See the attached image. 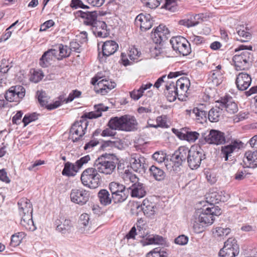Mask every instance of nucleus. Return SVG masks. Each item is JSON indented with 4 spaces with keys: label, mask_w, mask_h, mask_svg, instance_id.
Returning <instances> with one entry per match:
<instances>
[{
    "label": "nucleus",
    "mask_w": 257,
    "mask_h": 257,
    "mask_svg": "<svg viewBox=\"0 0 257 257\" xmlns=\"http://www.w3.org/2000/svg\"><path fill=\"white\" fill-rule=\"evenodd\" d=\"M94 111L85 113L79 121L75 122L72 125L70 134L74 142L78 141L80 138L85 134L88 122L84 118L93 119L101 116L102 112L107 111L108 107L104 106L102 103L95 105Z\"/></svg>",
    "instance_id": "f257e3e1"
},
{
    "label": "nucleus",
    "mask_w": 257,
    "mask_h": 257,
    "mask_svg": "<svg viewBox=\"0 0 257 257\" xmlns=\"http://www.w3.org/2000/svg\"><path fill=\"white\" fill-rule=\"evenodd\" d=\"M252 48L251 46H246L241 45L235 49L236 52L240 50H245L240 54L235 55L232 58L235 68L237 71L247 70L251 66L253 55L247 50L251 51Z\"/></svg>",
    "instance_id": "f03ea898"
},
{
    "label": "nucleus",
    "mask_w": 257,
    "mask_h": 257,
    "mask_svg": "<svg viewBox=\"0 0 257 257\" xmlns=\"http://www.w3.org/2000/svg\"><path fill=\"white\" fill-rule=\"evenodd\" d=\"M111 156L110 154H103L95 161L94 166L99 173L110 175L115 172L117 160L111 158Z\"/></svg>",
    "instance_id": "7ed1b4c3"
},
{
    "label": "nucleus",
    "mask_w": 257,
    "mask_h": 257,
    "mask_svg": "<svg viewBox=\"0 0 257 257\" xmlns=\"http://www.w3.org/2000/svg\"><path fill=\"white\" fill-rule=\"evenodd\" d=\"M214 219L213 216H211L209 208L202 209L201 211L196 213L193 220L192 224L194 231L197 233L202 232L204 227L212 224Z\"/></svg>",
    "instance_id": "20e7f679"
},
{
    "label": "nucleus",
    "mask_w": 257,
    "mask_h": 257,
    "mask_svg": "<svg viewBox=\"0 0 257 257\" xmlns=\"http://www.w3.org/2000/svg\"><path fill=\"white\" fill-rule=\"evenodd\" d=\"M96 167L88 168L82 172L81 180L83 185L90 188H96L100 184L101 177Z\"/></svg>",
    "instance_id": "39448f33"
},
{
    "label": "nucleus",
    "mask_w": 257,
    "mask_h": 257,
    "mask_svg": "<svg viewBox=\"0 0 257 257\" xmlns=\"http://www.w3.org/2000/svg\"><path fill=\"white\" fill-rule=\"evenodd\" d=\"M109 189L111 193V199L114 203L124 202L129 195L128 188L117 182H111L109 184Z\"/></svg>",
    "instance_id": "423d86ee"
},
{
    "label": "nucleus",
    "mask_w": 257,
    "mask_h": 257,
    "mask_svg": "<svg viewBox=\"0 0 257 257\" xmlns=\"http://www.w3.org/2000/svg\"><path fill=\"white\" fill-rule=\"evenodd\" d=\"M203 144L204 143L209 144L220 145L226 143L225 135L223 133L214 129L210 130L208 133L202 134V138L199 140Z\"/></svg>",
    "instance_id": "0eeeda50"
},
{
    "label": "nucleus",
    "mask_w": 257,
    "mask_h": 257,
    "mask_svg": "<svg viewBox=\"0 0 257 257\" xmlns=\"http://www.w3.org/2000/svg\"><path fill=\"white\" fill-rule=\"evenodd\" d=\"M20 210L23 211L24 215L21 221V224L27 229L31 230L32 226V204L28 203L27 199H23L18 203Z\"/></svg>",
    "instance_id": "6e6552de"
},
{
    "label": "nucleus",
    "mask_w": 257,
    "mask_h": 257,
    "mask_svg": "<svg viewBox=\"0 0 257 257\" xmlns=\"http://www.w3.org/2000/svg\"><path fill=\"white\" fill-rule=\"evenodd\" d=\"M170 43L174 51L183 56L187 55L191 52V48L188 41L184 37L177 36L172 38Z\"/></svg>",
    "instance_id": "1a4fd4ad"
},
{
    "label": "nucleus",
    "mask_w": 257,
    "mask_h": 257,
    "mask_svg": "<svg viewBox=\"0 0 257 257\" xmlns=\"http://www.w3.org/2000/svg\"><path fill=\"white\" fill-rule=\"evenodd\" d=\"M205 159V155L202 150L191 148L187 156L188 166L192 170L197 169L200 167L201 161Z\"/></svg>",
    "instance_id": "9d476101"
},
{
    "label": "nucleus",
    "mask_w": 257,
    "mask_h": 257,
    "mask_svg": "<svg viewBox=\"0 0 257 257\" xmlns=\"http://www.w3.org/2000/svg\"><path fill=\"white\" fill-rule=\"evenodd\" d=\"M25 95V89L21 85L11 87L5 93V97L8 101L19 103Z\"/></svg>",
    "instance_id": "9b49d317"
},
{
    "label": "nucleus",
    "mask_w": 257,
    "mask_h": 257,
    "mask_svg": "<svg viewBox=\"0 0 257 257\" xmlns=\"http://www.w3.org/2000/svg\"><path fill=\"white\" fill-rule=\"evenodd\" d=\"M172 131L179 139L187 141L189 143L195 142L200 136L198 133L197 132L192 131L188 127H184L179 130L173 128Z\"/></svg>",
    "instance_id": "f8f14e48"
},
{
    "label": "nucleus",
    "mask_w": 257,
    "mask_h": 257,
    "mask_svg": "<svg viewBox=\"0 0 257 257\" xmlns=\"http://www.w3.org/2000/svg\"><path fill=\"white\" fill-rule=\"evenodd\" d=\"M170 37V31L166 26L161 24L151 34V37L156 44H161Z\"/></svg>",
    "instance_id": "ddd939ff"
},
{
    "label": "nucleus",
    "mask_w": 257,
    "mask_h": 257,
    "mask_svg": "<svg viewBox=\"0 0 257 257\" xmlns=\"http://www.w3.org/2000/svg\"><path fill=\"white\" fill-rule=\"evenodd\" d=\"M89 191L84 189H73L71 191L70 197L72 202L83 205L89 200Z\"/></svg>",
    "instance_id": "4468645a"
},
{
    "label": "nucleus",
    "mask_w": 257,
    "mask_h": 257,
    "mask_svg": "<svg viewBox=\"0 0 257 257\" xmlns=\"http://www.w3.org/2000/svg\"><path fill=\"white\" fill-rule=\"evenodd\" d=\"M243 145L241 141L234 140L231 143L221 147L220 155L222 158H224L225 161H227L234 152L238 151L243 147Z\"/></svg>",
    "instance_id": "2eb2a0df"
},
{
    "label": "nucleus",
    "mask_w": 257,
    "mask_h": 257,
    "mask_svg": "<svg viewBox=\"0 0 257 257\" xmlns=\"http://www.w3.org/2000/svg\"><path fill=\"white\" fill-rule=\"evenodd\" d=\"M146 161L144 157L136 154H133L130 159L131 167L134 171L143 174L148 168Z\"/></svg>",
    "instance_id": "dca6fc26"
},
{
    "label": "nucleus",
    "mask_w": 257,
    "mask_h": 257,
    "mask_svg": "<svg viewBox=\"0 0 257 257\" xmlns=\"http://www.w3.org/2000/svg\"><path fill=\"white\" fill-rule=\"evenodd\" d=\"M223 247L218 254L221 257H235L239 252V246L237 242H224Z\"/></svg>",
    "instance_id": "f3484780"
},
{
    "label": "nucleus",
    "mask_w": 257,
    "mask_h": 257,
    "mask_svg": "<svg viewBox=\"0 0 257 257\" xmlns=\"http://www.w3.org/2000/svg\"><path fill=\"white\" fill-rule=\"evenodd\" d=\"M152 16L149 14H141L137 16L135 20V24L140 27L142 31H146L152 28L153 24Z\"/></svg>",
    "instance_id": "a211bd4d"
},
{
    "label": "nucleus",
    "mask_w": 257,
    "mask_h": 257,
    "mask_svg": "<svg viewBox=\"0 0 257 257\" xmlns=\"http://www.w3.org/2000/svg\"><path fill=\"white\" fill-rule=\"evenodd\" d=\"M76 14L78 17H80L83 19V24L88 26L89 29L99 21L97 20L98 15L96 11H78L76 12Z\"/></svg>",
    "instance_id": "6ab92c4d"
},
{
    "label": "nucleus",
    "mask_w": 257,
    "mask_h": 257,
    "mask_svg": "<svg viewBox=\"0 0 257 257\" xmlns=\"http://www.w3.org/2000/svg\"><path fill=\"white\" fill-rule=\"evenodd\" d=\"M36 97L40 105L48 110L54 109L61 105V102L59 101H56L53 103L48 104L49 97L44 91H37Z\"/></svg>",
    "instance_id": "aec40b11"
},
{
    "label": "nucleus",
    "mask_w": 257,
    "mask_h": 257,
    "mask_svg": "<svg viewBox=\"0 0 257 257\" xmlns=\"http://www.w3.org/2000/svg\"><path fill=\"white\" fill-rule=\"evenodd\" d=\"M251 82L250 76L244 72L239 73L236 78L235 84L238 90L243 91L250 86Z\"/></svg>",
    "instance_id": "412c9836"
},
{
    "label": "nucleus",
    "mask_w": 257,
    "mask_h": 257,
    "mask_svg": "<svg viewBox=\"0 0 257 257\" xmlns=\"http://www.w3.org/2000/svg\"><path fill=\"white\" fill-rule=\"evenodd\" d=\"M128 190H131V196L133 197L142 198L147 193L146 185L143 183L139 182L138 181L134 182L132 185L128 187Z\"/></svg>",
    "instance_id": "4be33fe9"
},
{
    "label": "nucleus",
    "mask_w": 257,
    "mask_h": 257,
    "mask_svg": "<svg viewBox=\"0 0 257 257\" xmlns=\"http://www.w3.org/2000/svg\"><path fill=\"white\" fill-rule=\"evenodd\" d=\"M59 50L57 48L51 49L46 51L40 59V65L43 67H46L50 61L52 60L54 58L60 60L58 55Z\"/></svg>",
    "instance_id": "5701e85b"
},
{
    "label": "nucleus",
    "mask_w": 257,
    "mask_h": 257,
    "mask_svg": "<svg viewBox=\"0 0 257 257\" xmlns=\"http://www.w3.org/2000/svg\"><path fill=\"white\" fill-rule=\"evenodd\" d=\"M183 162H184L180 159V157L175 152L170 160H167L165 163L168 170L170 172H177L179 171L180 167L182 166Z\"/></svg>",
    "instance_id": "b1692460"
},
{
    "label": "nucleus",
    "mask_w": 257,
    "mask_h": 257,
    "mask_svg": "<svg viewBox=\"0 0 257 257\" xmlns=\"http://www.w3.org/2000/svg\"><path fill=\"white\" fill-rule=\"evenodd\" d=\"M205 108V106L204 104H200L190 111V115L195 117L198 122L203 123L204 121H206L207 115V111Z\"/></svg>",
    "instance_id": "393cba45"
},
{
    "label": "nucleus",
    "mask_w": 257,
    "mask_h": 257,
    "mask_svg": "<svg viewBox=\"0 0 257 257\" xmlns=\"http://www.w3.org/2000/svg\"><path fill=\"white\" fill-rule=\"evenodd\" d=\"M107 25L103 21H98L95 25H94L90 30L93 34L100 38H105L107 37L108 33L106 30Z\"/></svg>",
    "instance_id": "a878e982"
},
{
    "label": "nucleus",
    "mask_w": 257,
    "mask_h": 257,
    "mask_svg": "<svg viewBox=\"0 0 257 257\" xmlns=\"http://www.w3.org/2000/svg\"><path fill=\"white\" fill-rule=\"evenodd\" d=\"M123 118L124 121L122 127L123 131H134L138 129V123L135 116L124 115Z\"/></svg>",
    "instance_id": "bb28decb"
},
{
    "label": "nucleus",
    "mask_w": 257,
    "mask_h": 257,
    "mask_svg": "<svg viewBox=\"0 0 257 257\" xmlns=\"http://www.w3.org/2000/svg\"><path fill=\"white\" fill-rule=\"evenodd\" d=\"M118 48V45L115 41L110 40L105 42L102 46V57H106L113 54Z\"/></svg>",
    "instance_id": "cd10ccee"
},
{
    "label": "nucleus",
    "mask_w": 257,
    "mask_h": 257,
    "mask_svg": "<svg viewBox=\"0 0 257 257\" xmlns=\"http://www.w3.org/2000/svg\"><path fill=\"white\" fill-rule=\"evenodd\" d=\"M243 163L248 168L257 167V150L255 151H248L244 154Z\"/></svg>",
    "instance_id": "c85d7f7f"
},
{
    "label": "nucleus",
    "mask_w": 257,
    "mask_h": 257,
    "mask_svg": "<svg viewBox=\"0 0 257 257\" xmlns=\"http://www.w3.org/2000/svg\"><path fill=\"white\" fill-rule=\"evenodd\" d=\"M55 224L56 226V230L62 234L68 233L72 227L71 221L64 218L57 219Z\"/></svg>",
    "instance_id": "c756f323"
},
{
    "label": "nucleus",
    "mask_w": 257,
    "mask_h": 257,
    "mask_svg": "<svg viewBox=\"0 0 257 257\" xmlns=\"http://www.w3.org/2000/svg\"><path fill=\"white\" fill-rule=\"evenodd\" d=\"M220 106L224 107L226 110L230 113H234L238 111L237 104L232 101V98H222L220 100Z\"/></svg>",
    "instance_id": "7c9ffc66"
},
{
    "label": "nucleus",
    "mask_w": 257,
    "mask_h": 257,
    "mask_svg": "<svg viewBox=\"0 0 257 257\" xmlns=\"http://www.w3.org/2000/svg\"><path fill=\"white\" fill-rule=\"evenodd\" d=\"M190 84V80L188 78L182 77L174 83V86L175 88H176L180 95H182L187 92Z\"/></svg>",
    "instance_id": "2f4dec72"
},
{
    "label": "nucleus",
    "mask_w": 257,
    "mask_h": 257,
    "mask_svg": "<svg viewBox=\"0 0 257 257\" xmlns=\"http://www.w3.org/2000/svg\"><path fill=\"white\" fill-rule=\"evenodd\" d=\"M97 85L100 87L97 92L102 95H105L108 92V90H110L114 88L116 84L114 82H109L106 79H102L97 82Z\"/></svg>",
    "instance_id": "473e14b6"
},
{
    "label": "nucleus",
    "mask_w": 257,
    "mask_h": 257,
    "mask_svg": "<svg viewBox=\"0 0 257 257\" xmlns=\"http://www.w3.org/2000/svg\"><path fill=\"white\" fill-rule=\"evenodd\" d=\"M144 214L149 217L154 215L157 210L156 206L153 203L150 202L148 199H145L141 206Z\"/></svg>",
    "instance_id": "72a5a7b5"
},
{
    "label": "nucleus",
    "mask_w": 257,
    "mask_h": 257,
    "mask_svg": "<svg viewBox=\"0 0 257 257\" xmlns=\"http://www.w3.org/2000/svg\"><path fill=\"white\" fill-rule=\"evenodd\" d=\"M166 89L167 91L165 92V93L167 99L170 102L175 101L177 98V96L180 95L176 88H175L174 82H170L169 85L167 84L166 85Z\"/></svg>",
    "instance_id": "f704fd0d"
},
{
    "label": "nucleus",
    "mask_w": 257,
    "mask_h": 257,
    "mask_svg": "<svg viewBox=\"0 0 257 257\" xmlns=\"http://www.w3.org/2000/svg\"><path fill=\"white\" fill-rule=\"evenodd\" d=\"M124 115L121 116L120 117L115 116L114 117H112L109 120L107 125L108 127H110V128H112L114 130H120L122 131V125L123 121Z\"/></svg>",
    "instance_id": "c9c22d12"
},
{
    "label": "nucleus",
    "mask_w": 257,
    "mask_h": 257,
    "mask_svg": "<svg viewBox=\"0 0 257 257\" xmlns=\"http://www.w3.org/2000/svg\"><path fill=\"white\" fill-rule=\"evenodd\" d=\"M78 170L79 169L75 163L72 164L70 162H67L65 164L62 174L64 176H74Z\"/></svg>",
    "instance_id": "e433bc0d"
},
{
    "label": "nucleus",
    "mask_w": 257,
    "mask_h": 257,
    "mask_svg": "<svg viewBox=\"0 0 257 257\" xmlns=\"http://www.w3.org/2000/svg\"><path fill=\"white\" fill-rule=\"evenodd\" d=\"M98 197L100 203L105 206L110 204L112 201L111 196L106 189L100 190L98 193Z\"/></svg>",
    "instance_id": "4c0bfd02"
},
{
    "label": "nucleus",
    "mask_w": 257,
    "mask_h": 257,
    "mask_svg": "<svg viewBox=\"0 0 257 257\" xmlns=\"http://www.w3.org/2000/svg\"><path fill=\"white\" fill-rule=\"evenodd\" d=\"M150 175L157 181H162L165 177V173L164 171L160 168L153 165L150 169Z\"/></svg>",
    "instance_id": "58836bf2"
},
{
    "label": "nucleus",
    "mask_w": 257,
    "mask_h": 257,
    "mask_svg": "<svg viewBox=\"0 0 257 257\" xmlns=\"http://www.w3.org/2000/svg\"><path fill=\"white\" fill-rule=\"evenodd\" d=\"M222 73L219 70H213L209 78L214 86H218L223 81Z\"/></svg>",
    "instance_id": "ea45409f"
},
{
    "label": "nucleus",
    "mask_w": 257,
    "mask_h": 257,
    "mask_svg": "<svg viewBox=\"0 0 257 257\" xmlns=\"http://www.w3.org/2000/svg\"><path fill=\"white\" fill-rule=\"evenodd\" d=\"M181 75V73L180 71L177 72H170L168 76L167 77L166 75H163L162 77L159 78L156 82L154 84V87H156L157 88H159L162 83L165 82L166 79H170V78H176L180 75Z\"/></svg>",
    "instance_id": "a19ab883"
},
{
    "label": "nucleus",
    "mask_w": 257,
    "mask_h": 257,
    "mask_svg": "<svg viewBox=\"0 0 257 257\" xmlns=\"http://www.w3.org/2000/svg\"><path fill=\"white\" fill-rule=\"evenodd\" d=\"M169 252L165 249L155 248L146 254V257H168Z\"/></svg>",
    "instance_id": "79ce46f5"
},
{
    "label": "nucleus",
    "mask_w": 257,
    "mask_h": 257,
    "mask_svg": "<svg viewBox=\"0 0 257 257\" xmlns=\"http://www.w3.org/2000/svg\"><path fill=\"white\" fill-rule=\"evenodd\" d=\"M179 23L181 25L189 28L197 25L199 24V22L197 21L195 15L191 16L189 19L181 20L179 21Z\"/></svg>",
    "instance_id": "37998d69"
},
{
    "label": "nucleus",
    "mask_w": 257,
    "mask_h": 257,
    "mask_svg": "<svg viewBox=\"0 0 257 257\" xmlns=\"http://www.w3.org/2000/svg\"><path fill=\"white\" fill-rule=\"evenodd\" d=\"M206 199L209 200L208 201H209L211 204L218 203L220 201H224V199L221 195L216 192L208 194Z\"/></svg>",
    "instance_id": "c03bdc74"
},
{
    "label": "nucleus",
    "mask_w": 257,
    "mask_h": 257,
    "mask_svg": "<svg viewBox=\"0 0 257 257\" xmlns=\"http://www.w3.org/2000/svg\"><path fill=\"white\" fill-rule=\"evenodd\" d=\"M122 173V178L125 182L129 181L132 183H134L137 182L139 180L136 175L133 174L132 172L129 170L128 168L125 169Z\"/></svg>",
    "instance_id": "a18cd8bd"
},
{
    "label": "nucleus",
    "mask_w": 257,
    "mask_h": 257,
    "mask_svg": "<svg viewBox=\"0 0 257 257\" xmlns=\"http://www.w3.org/2000/svg\"><path fill=\"white\" fill-rule=\"evenodd\" d=\"M230 229L228 228H223L222 227H216L213 230V234L215 237H224L227 236L230 232ZM224 239V238H220V239Z\"/></svg>",
    "instance_id": "49530a36"
},
{
    "label": "nucleus",
    "mask_w": 257,
    "mask_h": 257,
    "mask_svg": "<svg viewBox=\"0 0 257 257\" xmlns=\"http://www.w3.org/2000/svg\"><path fill=\"white\" fill-rule=\"evenodd\" d=\"M237 32L238 35L240 37V38H237V40L238 41H240L242 42H247L251 38L250 33L245 31L243 27H242V29H238Z\"/></svg>",
    "instance_id": "de8ad7c7"
},
{
    "label": "nucleus",
    "mask_w": 257,
    "mask_h": 257,
    "mask_svg": "<svg viewBox=\"0 0 257 257\" xmlns=\"http://www.w3.org/2000/svg\"><path fill=\"white\" fill-rule=\"evenodd\" d=\"M175 152L180 157V159L184 162L186 159H187V156L189 154L190 150L187 147L182 146L179 147L178 150L175 151Z\"/></svg>",
    "instance_id": "09e8293b"
},
{
    "label": "nucleus",
    "mask_w": 257,
    "mask_h": 257,
    "mask_svg": "<svg viewBox=\"0 0 257 257\" xmlns=\"http://www.w3.org/2000/svg\"><path fill=\"white\" fill-rule=\"evenodd\" d=\"M57 49L59 50L58 55L59 57L60 58V60L63 58L67 57L70 55V50L67 46H64L60 44L58 45Z\"/></svg>",
    "instance_id": "8fccbe9b"
},
{
    "label": "nucleus",
    "mask_w": 257,
    "mask_h": 257,
    "mask_svg": "<svg viewBox=\"0 0 257 257\" xmlns=\"http://www.w3.org/2000/svg\"><path fill=\"white\" fill-rule=\"evenodd\" d=\"M208 119L211 122H217L219 120L220 112L217 109L212 108L207 112Z\"/></svg>",
    "instance_id": "3c124183"
},
{
    "label": "nucleus",
    "mask_w": 257,
    "mask_h": 257,
    "mask_svg": "<svg viewBox=\"0 0 257 257\" xmlns=\"http://www.w3.org/2000/svg\"><path fill=\"white\" fill-rule=\"evenodd\" d=\"M141 1L147 7L153 9L160 5L161 0H141Z\"/></svg>",
    "instance_id": "603ef678"
},
{
    "label": "nucleus",
    "mask_w": 257,
    "mask_h": 257,
    "mask_svg": "<svg viewBox=\"0 0 257 257\" xmlns=\"http://www.w3.org/2000/svg\"><path fill=\"white\" fill-rule=\"evenodd\" d=\"M70 7L73 9H88L89 7L84 5L81 0H72L70 4Z\"/></svg>",
    "instance_id": "864d4df0"
},
{
    "label": "nucleus",
    "mask_w": 257,
    "mask_h": 257,
    "mask_svg": "<svg viewBox=\"0 0 257 257\" xmlns=\"http://www.w3.org/2000/svg\"><path fill=\"white\" fill-rule=\"evenodd\" d=\"M166 154L162 152H156L152 155V158L159 163H161L165 161Z\"/></svg>",
    "instance_id": "5fc2aeb1"
},
{
    "label": "nucleus",
    "mask_w": 257,
    "mask_h": 257,
    "mask_svg": "<svg viewBox=\"0 0 257 257\" xmlns=\"http://www.w3.org/2000/svg\"><path fill=\"white\" fill-rule=\"evenodd\" d=\"M248 113L245 112H240L237 114L233 116V120L234 122H238L246 119L248 117Z\"/></svg>",
    "instance_id": "6e6d98bb"
},
{
    "label": "nucleus",
    "mask_w": 257,
    "mask_h": 257,
    "mask_svg": "<svg viewBox=\"0 0 257 257\" xmlns=\"http://www.w3.org/2000/svg\"><path fill=\"white\" fill-rule=\"evenodd\" d=\"M98 144V141L95 139H93L85 144L84 147V149L87 152H90L92 149Z\"/></svg>",
    "instance_id": "4d7b16f0"
},
{
    "label": "nucleus",
    "mask_w": 257,
    "mask_h": 257,
    "mask_svg": "<svg viewBox=\"0 0 257 257\" xmlns=\"http://www.w3.org/2000/svg\"><path fill=\"white\" fill-rule=\"evenodd\" d=\"M245 93L247 96L255 94L253 98L255 100V113H257V86L252 87L248 91H246Z\"/></svg>",
    "instance_id": "13d9d810"
},
{
    "label": "nucleus",
    "mask_w": 257,
    "mask_h": 257,
    "mask_svg": "<svg viewBox=\"0 0 257 257\" xmlns=\"http://www.w3.org/2000/svg\"><path fill=\"white\" fill-rule=\"evenodd\" d=\"M143 93V91L140 87L139 89L134 90L130 92V96L134 100H138L142 96Z\"/></svg>",
    "instance_id": "bf43d9fd"
},
{
    "label": "nucleus",
    "mask_w": 257,
    "mask_h": 257,
    "mask_svg": "<svg viewBox=\"0 0 257 257\" xmlns=\"http://www.w3.org/2000/svg\"><path fill=\"white\" fill-rule=\"evenodd\" d=\"M44 75L42 71H33V82L38 83L44 77Z\"/></svg>",
    "instance_id": "052dcab7"
},
{
    "label": "nucleus",
    "mask_w": 257,
    "mask_h": 257,
    "mask_svg": "<svg viewBox=\"0 0 257 257\" xmlns=\"http://www.w3.org/2000/svg\"><path fill=\"white\" fill-rule=\"evenodd\" d=\"M8 61L5 59H2L0 62V72L3 73H7L10 69Z\"/></svg>",
    "instance_id": "680f3d73"
},
{
    "label": "nucleus",
    "mask_w": 257,
    "mask_h": 257,
    "mask_svg": "<svg viewBox=\"0 0 257 257\" xmlns=\"http://www.w3.org/2000/svg\"><path fill=\"white\" fill-rule=\"evenodd\" d=\"M90 160V156L89 155L81 157L79 160H77L75 164L79 169L84 164H86Z\"/></svg>",
    "instance_id": "e2e57ef3"
},
{
    "label": "nucleus",
    "mask_w": 257,
    "mask_h": 257,
    "mask_svg": "<svg viewBox=\"0 0 257 257\" xmlns=\"http://www.w3.org/2000/svg\"><path fill=\"white\" fill-rule=\"evenodd\" d=\"M89 220V215L86 213L82 214L80 215L79 220V223L84 226H86L88 224Z\"/></svg>",
    "instance_id": "0e129e2a"
},
{
    "label": "nucleus",
    "mask_w": 257,
    "mask_h": 257,
    "mask_svg": "<svg viewBox=\"0 0 257 257\" xmlns=\"http://www.w3.org/2000/svg\"><path fill=\"white\" fill-rule=\"evenodd\" d=\"M70 50L80 53L82 50L80 45L76 41H72L70 43Z\"/></svg>",
    "instance_id": "69168bd1"
},
{
    "label": "nucleus",
    "mask_w": 257,
    "mask_h": 257,
    "mask_svg": "<svg viewBox=\"0 0 257 257\" xmlns=\"http://www.w3.org/2000/svg\"><path fill=\"white\" fill-rule=\"evenodd\" d=\"M55 23L52 20H49L41 25L40 31H45L54 26Z\"/></svg>",
    "instance_id": "338daca9"
},
{
    "label": "nucleus",
    "mask_w": 257,
    "mask_h": 257,
    "mask_svg": "<svg viewBox=\"0 0 257 257\" xmlns=\"http://www.w3.org/2000/svg\"><path fill=\"white\" fill-rule=\"evenodd\" d=\"M26 235L23 232H18L11 236V241H22Z\"/></svg>",
    "instance_id": "774afa93"
}]
</instances>
